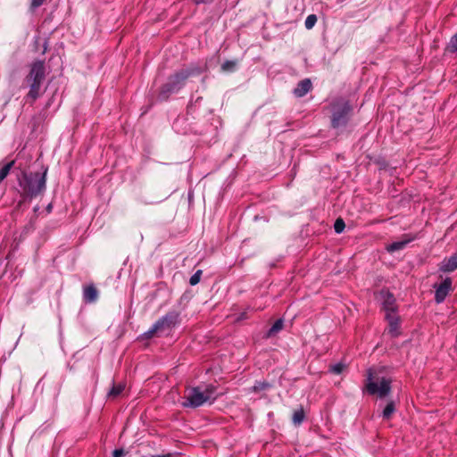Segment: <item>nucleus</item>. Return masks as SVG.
<instances>
[{"instance_id":"f257e3e1","label":"nucleus","mask_w":457,"mask_h":457,"mask_svg":"<svg viewBox=\"0 0 457 457\" xmlns=\"http://www.w3.org/2000/svg\"><path fill=\"white\" fill-rule=\"evenodd\" d=\"M183 407L197 408L206 403L212 404L217 398L216 386L210 384L204 386H194L187 388Z\"/></svg>"},{"instance_id":"f03ea898","label":"nucleus","mask_w":457,"mask_h":457,"mask_svg":"<svg viewBox=\"0 0 457 457\" xmlns=\"http://www.w3.org/2000/svg\"><path fill=\"white\" fill-rule=\"evenodd\" d=\"M202 69L198 67H190L183 69L171 75L167 82L161 87L159 98L166 100L170 95L179 92L185 85L186 80L193 75H198Z\"/></svg>"},{"instance_id":"7ed1b4c3","label":"nucleus","mask_w":457,"mask_h":457,"mask_svg":"<svg viewBox=\"0 0 457 457\" xmlns=\"http://www.w3.org/2000/svg\"><path fill=\"white\" fill-rule=\"evenodd\" d=\"M179 313L177 312H170L163 317L160 318L153 326L144 333L145 338H152L154 335L170 330L179 323Z\"/></svg>"},{"instance_id":"20e7f679","label":"nucleus","mask_w":457,"mask_h":457,"mask_svg":"<svg viewBox=\"0 0 457 457\" xmlns=\"http://www.w3.org/2000/svg\"><path fill=\"white\" fill-rule=\"evenodd\" d=\"M351 106L347 101L338 100L332 105L331 124L334 129L345 127L348 121Z\"/></svg>"},{"instance_id":"39448f33","label":"nucleus","mask_w":457,"mask_h":457,"mask_svg":"<svg viewBox=\"0 0 457 457\" xmlns=\"http://www.w3.org/2000/svg\"><path fill=\"white\" fill-rule=\"evenodd\" d=\"M391 381L386 378H377L373 380V374L371 370L368 371L366 388L369 394L378 395L380 398L386 396L391 389Z\"/></svg>"},{"instance_id":"423d86ee","label":"nucleus","mask_w":457,"mask_h":457,"mask_svg":"<svg viewBox=\"0 0 457 457\" xmlns=\"http://www.w3.org/2000/svg\"><path fill=\"white\" fill-rule=\"evenodd\" d=\"M35 165L38 166L39 170L35 171L33 177H30V198L39 195L46 188V177L47 173V167L38 163L37 161Z\"/></svg>"},{"instance_id":"0eeeda50","label":"nucleus","mask_w":457,"mask_h":457,"mask_svg":"<svg viewBox=\"0 0 457 457\" xmlns=\"http://www.w3.org/2000/svg\"><path fill=\"white\" fill-rule=\"evenodd\" d=\"M33 76V83L30 85V98H36L38 95L41 83L45 79L44 62H35L30 69V77Z\"/></svg>"},{"instance_id":"6e6552de","label":"nucleus","mask_w":457,"mask_h":457,"mask_svg":"<svg viewBox=\"0 0 457 457\" xmlns=\"http://www.w3.org/2000/svg\"><path fill=\"white\" fill-rule=\"evenodd\" d=\"M379 295L386 314H388L389 312H396L397 307L394 295L391 294L388 290L384 289L380 291Z\"/></svg>"},{"instance_id":"1a4fd4ad","label":"nucleus","mask_w":457,"mask_h":457,"mask_svg":"<svg viewBox=\"0 0 457 457\" xmlns=\"http://www.w3.org/2000/svg\"><path fill=\"white\" fill-rule=\"evenodd\" d=\"M386 320L388 322V333L393 337H396L400 335V318L397 312H389L385 314Z\"/></svg>"},{"instance_id":"9d476101","label":"nucleus","mask_w":457,"mask_h":457,"mask_svg":"<svg viewBox=\"0 0 457 457\" xmlns=\"http://www.w3.org/2000/svg\"><path fill=\"white\" fill-rule=\"evenodd\" d=\"M452 280L450 278H445L436 289L435 300L437 303L444 302L451 290Z\"/></svg>"},{"instance_id":"9b49d317","label":"nucleus","mask_w":457,"mask_h":457,"mask_svg":"<svg viewBox=\"0 0 457 457\" xmlns=\"http://www.w3.org/2000/svg\"><path fill=\"white\" fill-rule=\"evenodd\" d=\"M439 270L443 272H452L457 270V253L445 258L439 265Z\"/></svg>"},{"instance_id":"f8f14e48","label":"nucleus","mask_w":457,"mask_h":457,"mask_svg":"<svg viewBox=\"0 0 457 457\" xmlns=\"http://www.w3.org/2000/svg\"><path fill=\"white\" fill-rule=\"evenodd\" d=\"M311 80L309 79H304L297 84L296 87L294 89V95L297 97H303L311 90Z\"/></svg>"},{"instance_id":"ddd939ff","label":"nucleus","mask_w":457,"mask_h":457,"mask_svg":"<svg viewBox=\"0 0 457 457\" xmlns=\"http://www.w3.org/2000/svg\"><path fill=\"white\" fill-rule=\"evenodd\" d=\"M84 299L88 303H93L96 301L98 296V292L94 286H88L84 288Z\"/></svg>"},{"instance_id":"4468645a","label":"nucleus","mask_w":457,"mask_h":457,"mask_svg":"<svg viewBox=\"0 0 457 457\" xmlns=\"http://www.w3.org/2000/svg\"><path fill=\"white\" fill-rule=\"evenodd\" d=\"M35 52L44 54L47 49V41L45 37H37L34 43Z\"/></svg>"},{"instance_id":"2eb2a0df","label":"nucleus","mask_w":457,"mask_h":457,"mask_svg":"<svg viewBox=\"0 0 457 457\" xmlns=\"http://www.w3.org/2000/svg\"><path fill=\"white\" fill-rule=\"evenodd\" d=\"M408 240L396 241L386 246V250L390 253L403 249L408 244Z\"/></svg>"},{"instance_id":"dca6fc26","label":"nucleus","mask_w":457,"mask_h":457,"mask_svg":"<svg viewBox=\"0 0 457 457\" xmlns=\"http://www.w3.org/2000/svg\"><path fill=\"white\" fill-rule=\"evenodd\" d=\"M124 388H125L124 384L113 385L112 389L108 393V397H110V398L118 397L123 392Z\"/></svg>"},{"instance_id":"f3484780","label":"nucleus","mask_w":457,"mask_h":457,"mask_svg":"<svg viewBox=\"0 0 457 457\" xmlns=\"http://www.w3.org/2000/svg\"><path fill=\"white\" fill-rule=\"evenodd\" d=\"M283 328V320L281 319L276 320L271 328L269 329L267 337H270L276 335Z\"/></svg>"},{"instance_id":"a211bd4d","label":"nucleus","mask_w":457,"mask_h":457,"mask_svg":"<svg viewBox=\"0 0 457 457\" xmlns=\"http://www.w3.org/2000/svg\"><path fill=\"white\" fill-rule=\"evenodd\" d=\"M304 420V411L303 408L296 410L293 414V423L296 426L300 425Z\"/></svg>"},{"instance_id":"6ab92c4d","label":"nucleus","mask_w":457,"mask_h":457,"mask_svg":"<svg viewBox=\"0 0 457 457\" xmlns=\"http://www.w3.org/2000/svg\"><path fill=\"white\" fill-rule=\"evenodd\" d=\"M395 407L394 402H389L382 412V417L385 420H389L392 416V414L395 412Z\"/></svg>"},{"instance_id":"aec40b11","label":"nucleus","mask_w":457,"mask_h":457,"mask_svg":"<svg viewBox=\"0 0 457 457\" xmlns=\"http://www.w3.org/2000/svg\"><path fill=\"white\" fill-rule=\"evenodd\" d=\"M14 162H9L0 168V182L3 181L9 174L12 167L13 166Z\"/></svg>"},{"instance_id":"412c9836","label":"nucleus","mask_w":457,"mask_h":457,"mask_svg":"<svg viewBox=\"0 0 457 457\" xmlns=\"http://www.w3.org/2000/svg\"><path fill=\"white\" fill-rule=\"evenodd\" d=\"M271 387V385L266 381H257L255 382L254 386H253V392H261L268 390Z\"/></svg>"},{"instance_id":"4be33fe9","label":"nucleus","mask_w":457,"mask_h":457,"mask_svg":"<svg viewBox=\"0 0 457 457\" xmlns=\"http://www.w3.org/2000/svg\"><path fill=\"white\" fill-rule=\"evenodd\" d=\"M236 67V61H226L224 63H222L221 70L225 72H232L235 71Z\"/></svg>"},{"instance_id":"5701e85b","label":"nucleus","mask_w":457,"mask_h":457,"mask_svg":"<svg viewBox=\"0 0 457 457\" xmlns=\"http://www.w3.org/2000/svg\"><path fill=\"white\" fill-rule=\"evenodd\" d=\"M317 22V17L315 14H310L306 17L304 26L307 29H311L314 27Z\"/></svg>"},{"instance_id":"b1692460","label":"nucleus","mask_w":457,"mask_h":457,"mask_svg":"<svg viewBox=\"0 0 457 457\" xmlns=\"http://www.w3.org/2000/svg\"><path fill=\"white\" fill-rule=\"evenodd\" d=\"M345 221L341 218L336 220L335 224H334V229H335L336 233H337V234L342 233L345 229Z\"/></svg>"},{"instance_id":"393cba45","label":"nucleus","mask_w":457,"mask_h":457,"mask_svg":"<svg viewBox=\"0 0 457 457\" xmlns=\"http://www.w3.org/2000/svg\"><path fill=\"white\" fill-rule=\"evenodd\" d=\"M447 49L452 53L457 52V33L453 37H452L447 46Z\"/></svg>"},{"instance_id":"a878e982","label":"nucleus","mask_w":457,"mask_h":457,"mask_svg":"<svg viewBox=\"0 0 457 457\" xmlns=\"http://www.w3.org/2000/svg\"><path fill=\"white\" fill-rule=\"evenodd\" d=\"M201 276H202V270H198L197 271H195L190 278L189 279V283L191 286H195L196 284L199 283L200 279H201Z\"/></svg>"},{"instance_id":"bb28decb","label":"nucleus","mask_w":457,"mask_h":457,"mask_svg":"<svg viewBox=\"0 0 457 457\" xmlns=\"http://www.w3.org/2000/svg\"><path fill=\"white\" fill-rule=\"evenodd\" d=\"M345 369V365L342 363H337L330 368V371L334 374H340Z\"/></svg>"},{"instance_id":"cd10ccee","label":"nucleus","mask_w":457,"mask_h":457,"mask_svg":"<svg viewBox=\"0 0 457 457\" xmlns=\"http://www.w3.org/2000/svg\"><path fill=\"white\" fill-rule=\"evenodd\" d=\"M20 185L23 187V190L26 192L29 187V179H27L26 174H23V179L20 180Z\"/></svg>"},{"instance_id":"c85d7f7f","label":"nucleus","mask_w":457,"mask_h":457,"mask_svg":"<svg viewBox=\"0 0 457 457\" xmlns=\"http://www.w3.org/2000/svg\"><path fill=\"white\" fill-rule=\"evenodd\" d=\"M124 455V451L122 449H115L112 453L113 457H122Z\"/></svg>"},{"instance_id":"c756f323","label":"nucleus","mask_w":457,"mask_h":457,"mask_svg":"<svg viewBox=\"0 0 457 457\" xmlns=\"http://www.w3.org/2000/svg\"><path fill=\"white\" fill-rule=\"evenodd\" d=\"M46 0H32L31 1V5L33 7H38L40 6Z\"/></svg>"},{"instance_id":"7c9ffc66","label":"nucleus","mask_w":457,"mask_h":457,"mask_svg":"<svg viewBox=\"0 0 457 457\" xmlns=\"http://www.w3.org/2000/svg\"><path fill=\"white\" fill-rule=\"evenodd\" d=\"M152 457H176V454H175V453H166V454H162V455H154V456H152Z\"/></svg>"},{"instance_id":"2f4dec72","label":"nucleus","mask_w":457,"mask_h":457,"mask_svg":"<svg viewBox=\"0 0 457 457\" xmlns=\"http://www.w3.org/2000/svg\"><path fill=\"white\" fill-rule=\"evenodd\" d=\"M212 0H194V2L197 4H207V3H211Z\"/></svg>"},{"instance_id":"473e14b6","label":"nucleus","mask_w":457,"mask_h":457,"mask_svg":"<svg viewBox=\"0 0 457 457\" xmlns=\"http://www.w3.org/2000/svg\"><path fill=\"white\" fill-rule=\"evenodd\" d=\"M52 204H48L46 207V212L49 213L51 212Z\"/></svg>"},{"instance_id":"72a5a7b5","label":"nucleus","mask_w":457,"mask_h":457,"mask_svg":"<svg viewBox=\"0 0 457 457\" xmlns=\"http://www.w3.org/2000/svg\"><path fill=\"white\" fill-rule=\"evenodd\" d=\"M245 318H246L245 313H242L239 319H245Z\"/></svg>"},{"instance_id":"f704fd0d","label":"nucleus","mask_w":457,"mask_h":457,"mask_svg":"<svg viewBox=\"0 0 457 457\" xmlns=\"http://www.w3.org/2000/svg\"><path fill=\"white\" fill-rule=\"evenodd\" d=\"M38 209L37 207L34 208V212H37Z\"/></svg>"}]
</instances>
